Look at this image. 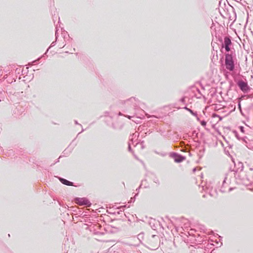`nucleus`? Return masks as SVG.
Instances as JSON below:
<instances>
[{"instance_id":"10","label":"nucleus","mask_w":253,"mask_h":253,"mask_svg":"<svg viewBox=\"0 0 253 253\" xmlns=\"http://www.w3.org/2000/svg\"><path fill=\"white\" fill-rule=\"evenodd\" d=\"M55 42H56V41H54V42H53L51 43V44L50 46H49V47L47 49V50H46V52H45V54H46V52L48 51V49H49V48L50 47H52V46H54V45H55Z\"/></svg>"},{"instance_id":"4","label":"nucleus","mask_w":253,"mask_h":253,"mask_svg":"<svg viewBox=\"0 0 253 253\" xmlns=\"http://www.w3.org/2000/svg\"><path fill=\"white\" fill-rule=\"evenodd\" d=\"M237 84L240 88L244 92H247L249 89V87L247 83L244 81H239L237 83Z\"/></svg>"},{"instance_id":"5","label":"nucleus","mask_w":253,"mask_h":253,"mask_svg":"<svg viewBox=\"0 0 253 253\" xmlns=\"http://www.w3.org/2000/svg\"><path fill=\"white\" fill-rule=\"evenodd\" d=\"M231 44V41L230 38L228 37H225L224 39V43L222 47H224L226 51L229 52L230 51L229 45Z\"/></svg>"},{"instance_id":"7","label":"nucleus","mask_w":253,"mask_h":253,"mask_svg":"<svg viewBox=\"0 0 253 253\" xmlns=\"http://www.w3.org/2000/svg\"><path fill=\"white\" fill-rule=\"evenodd\" d=\"M77 203L80 205H87L88 203L87 200L84 199H77Z\"/></svg>"},{"instance_id":"12","label":"nucleus","mask_w":253,"mask_h":253,"mask_svg":"<svg viewBox=\"0 0 253 253\" xmlns=\"http://www.w3.org/2000/svg\"><path fill=\"white\" fill-rule=\"evenodd\" d=\"M58 30H56V32H55V38H56V41H57V38H58Z\"/></svg>"},{"instance_id":"13","label":"nucleus","mask_w":253,"mask_h":253,"mask_svg":"<svg viewBox=\"0 0 253 253\" xmlns=\"http://www.w3.org/2000/svg\"><path fill=\"white\" fill-rule=\"evenodd\" d=\"M59 46H60V48H63L65 46V44H64V43L61 44H59Z\"/></svg>"},{"instance_id":"1","label":"nucleus","mask_w":253,"mask_h":253,"mask_svg":"<svg viewBox=\"0 0 253 253\" xmlns=\"http://www.w3.org/2000/svg\"><path fill=\"white\" fill-rule=\"evenodd\" d=\"M12 80L8 79L6 81H3V84L5 86L3 88L0 89V94H15L16 92L14 91L13 85L12 84Z\"/></svg>"},{"instance_id":"6","label":"nucleus","mask_w":253,"mask_h":253,"mask_svg":"<svg viewBox=\"0 0 253 253\" xmlns=\"http://www.w3.org/2000/svg\"><path fill=\"white\" fill-rule=\"evenodd\" d=\"M188 93L191 95L202 94L199 89L196 86H191L188 90Z\"/></svg>"},{"instance_id":"2","label":"nucleus","mask_w":253,"mask_h":253,"mask_svg":"<svg viewBox=\"0 0 253 253\" xmlns=\"http://www.w3.org/2000/svg\"><path fill=\"white\" fill-rule=\"evenodd\" d=\"M225 56V66L226 69L229 71H233L235 68L233 52L231 51L230 53H226Z\"/></svg>"},{"instance_id":"11","label":"nucleus","mask_w":253,"mask_h":253,"mask_svg":"<svg viewBox=\"0 0 253 253\" xmlns=\"http://www.w3.org/2000/svg\"><path fill=\"white\" fill-rule=\"evenodd\" d=\"M213 117H218L219 118V120L221 121L222 120V118L220 117V116H218L217 115H216V114H213Z\"/></svg>"},{"instance_id":"14","label":"nucleus","mask_w":253,"mask_h":253,"mask_svg":"<svg viewBox=\"0 0 253 253\" xmlns=\"http://www.w3.org/2000/svg\"><path fill=\"white\" fill-rule=\"evenodd\" d=\"M201 124L202 126H205L206 125V123L205 122H202Z\"/></svg>"},{"instance_id":"8","label":"nucleus","mask_w":253,"mask_h":253,"mask_svg":"<svg viewBox=\"0 0 253 253\" xmlns=\"http://www.w3.org/2000/svg\"><path fill=\"white\" fill-rule=\"evenodd\" d=\"M174 161L176 162L179 163L183 161L184 160V158L178 155H175L174 157Z\"/></svg>"},{"instance_id":"3","label":"nucleus","mask_w":253,"mask_h":253,"mask_svg":"<svg viewBox=\"0 0 253 253\" xmlns=\"http://www.w3.org/2000/svg\"><path fill=\"white\" fill-rule=\"evenodd\" d=\"M33 79V76L31 75H25L22 77H19V86H26L25 82H28Z\"/></svg>"},{"instance_id":"9","label":"nucleus","mask_w":253,"mask_h":253,"mask_svg":"<svg viewBox=\"0 0 253 253\" xmlns=\"http://www.w3.org/2000/svg\"><path fill=\"white\" fill-rule=\"evenodd\" d=\"M60 181L62 182V183L68 185V186H72L73 183L72 182H70L66 179L61 178L60 179Z\"/></svg>"}]
</instances>
